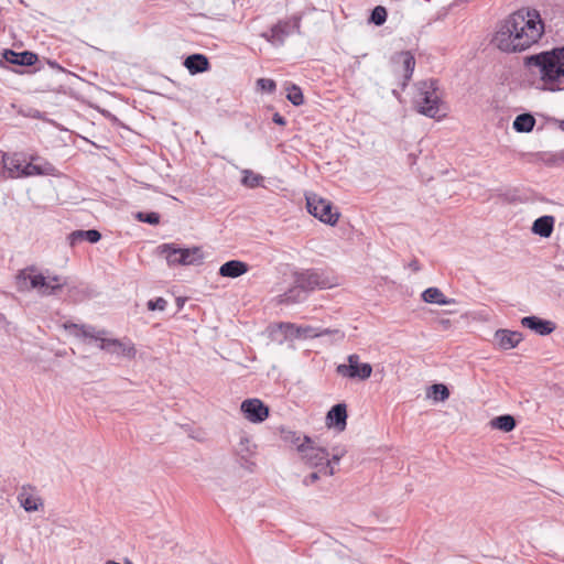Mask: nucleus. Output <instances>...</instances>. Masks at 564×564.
Segmentation results:
<instances>
[{
    "instance_id": "aec40b11",
    "label": "nucleus",
    "mask_w": 564,
    "mask_h": 564,
    "mask_svg": "<svg viewBox=\"0 0 564 564\" xmlns=\"http://www.w3.org/2000/svg\"><path fill=\"white\" fill-rule=\"evenodd\" d=\"M555 218L550 215L542 216L534 220L532 231L540 237L547 238L552 235Z\"/></svg>"
},
{
    "instance_id": "58836bf2",
    "label": "nucleus",
    "mask_w": 564,
    "mask_h": 564,
    "mask_svg": "<svg viewBox=\"0 0 564 564\" xmlns=\"http://www.w3.org/2000/svg\"><path fill=\"white\" fill-rule=\"evenodd\" d=\"M273 122L279 124V126H284L285 124V119L280 113H274Z\"/></svg>"
},
{
    "instance_id": "7c9ffc66",
    "label": "nucleus",
    "mask_w": 564,
    "mask_h": 564,
    "mask_svg": "<svg viewBox=\"0 0 564 564\" xmlns=\"http://www.w3.org/2000/svg\"><path fill=\"white\" fill-rule=\"evenodd\" d=\"M286 91L288 100H290L294 106H300L304 102V96L299 86L290 85L286 87Z\"/></svg>"
},
{
    "instance_id": "f3484780",
    "label": "nucleus",
    "mask_w": 564,
    "mask_h": 564,
    "mask_svg": "<svg viewBox=\"0 0 564 564\" xmlns=\"http://www.w3.org/2000/svg\"><path fill=\"white\" fill-rule=\"evenodd\" d=\"M248 264L239 260H230L219 268V274L225 278H238L248 272Z\"/></svg>"
},
{
    "instance_id": "72a5a7b5",
    "label": "nucleus",
    "mask_w": 564,
    "mask_h": 564,
    "mask_svg": "<svg viewBox=\"0 0 564 564\" xmlns=\"http://www.w3.org/2000/svg\"><path fill=\"white\" fill-rule=\"evenodd\" d=\"M257 87L261 91L273 93L276 88L275 82L270 78H259L257 80Z\"/></svg>"
},
{
    "instance_id": "c756f323",
    "label": "nucleus",
    "mask_w": 564,
    "mask_h": 564,
    "mask_svg": "<svg viewBox=\"0 0 564 564\" xmlns=\"http://www.w3.org/2000/svg\"><path fill=\"white\" fill-rule=\"evenodd\" d=\"M427 397L433 398L435 401H445L449 397V391L446 386L436 383L430 388Z\"/></svg>"
},
{
    "instance_id": "a211bd4d",
    "label": "nucleus",
    "mask_w": 564,
    "mask_h": 564,
    "mask_svg": "<svg viewBox=\"0 0 564 564\" xmlns=\"http://www.w3.org/2000/svg\"><path fill=\"white\" fill-rule=\"evenodd\" d=\"M3 57L6 58L7 62L21 66H31L37 59L36 55L31 52L25 51L17 53L11 50L6 51Z\"/></svg>"
},
{
    "instance_id": "4be33fe9",
    "label": "nucleus",
    "mask_w": 564,
    "mask_h": 564,
    "mask_svg": "<svg viewBox=\"0 0 564 564\" xmlns=\"http://www.w3.org/2000/svg\"><path fill=\"white\" fill-rule=\"evenodd\" d=\"M203 259L204 253L199 247L183 248L178 263L182 265H194L202 263Z\"/></svg>"
},
{
    "instance_id": "f257e3e1",
    "label": "nucleus",
    "mask_w": 564,
    "mask_h": 564,
    "mask_svg": "<svg viewBox=\"0 0 564 564\" xmlns=\"http://www.w3.org/2000/svg\"><path fill=\"white\" fill-rule=\"evenodd\" d=\"M544 34V22L533 8H522L511 13L494 36L495 45L502 52H523L536 44Z\"/></svg>"
},
{
    "instance_id": "2eb2a0df",
    "label": "nucleus",
    "mask_w": 564,
    "mask_h": 564,
    "mask_svg": "<svg viewBox=\"0 0 564 564\" xmlns=\"http://www.w3.org/2000/svg\"><path fill=\"white\" fill-rule=\"evenodd\" d=\"M523 339L520 332L509 329H498L495 333L496 344L500 349L509 350L517 347Z\"/></svg>"
},
{
    "instance_id": "9d476101",
    "label": "nucleus",
    "mask_w": 564,
    "mask_h": 564,
    "mask_svg": "<svg viewBox=\"0 0 564 564\" xmlns=\"http://www.w3.org/2000/svg\"><path fill=\"white\" fill-rule=\"evenodd\" d=\"M300 28V18L292 17L288 20L280 21L272 26L270 34L264 33L262 36L273 45H282L288 36L299 33Z\"/></svg>"
},
{
    "instance_id": "6ab92c4d",
    "label": "nucleus",
    "mask_w": 564,
    "mask_h": 564,
    "mask_svg": "<svg viewBox=\"0 0 564 564\" xmlns=\"http://www.w3.org/2000/svg\"><path fill=\"white\" fill-rule=\"evenodd\" d=\"M394 61L401 64V73L404 82H409L413 75L415 67V58L410 52H401L397 54Z\"/></svg>"
},
{
    "instance_id": "412c9836",
    "label": "nucleus",
    "mask_w": 564,
    "mask_h": 564,
    "mask_svg": "<svg viewBox=\"0 0 564 564\" xmlns=\"http://www.w3.org/2000/svg\"><path fill=\"white\" fill-rule=\"evenodd\" d=\"M184 66L188 69L191 74H197L206 72L209 67V62L207 57L203 54H193L186 57L184 62Z\"/></svg>"
},
{
    "instance_id": "2f4dec72",
    "label": "nucleus",
    "mask_w": 564,
    "mask_h": 564,
    "mask_svg": "<svg viewBox=\"0 0 564 564\" xmlns=\"http://www.w3.org/2000/svg\"><path fill=\"white\" fill-rule=\"evenodd\" d=\"M305 296H306L305 292H292V288H291L288 292L280 295L279 302L285 303V304L297 303V302L303 301L305 299Z\"/></svg>"
},
{
    "instance_id": "dca6fc26",
    "label": "nucleus",
    "mask_w": 564,
    "mask_h": 564,
    "mask_svg": "<svg viewBox=\"0 0 564 564\" xmlns=\"http://www.w3.org/2000/svg\"><path fill=\"white\" fill-rule=\"evenodd\" d=\"M521 325L542 336L549 335L555 329V325L552 322L536 316L523 317L521 319Z\"/></svg>"
},
{
    "instance_id": "423d86ee",
    "label": "nucleus",
    "mask_w": 564,
    "mask_h": 564,
    "mask_svg": "<svg viewBox=\"0 0 564 564\" xmlns=\"http://www.w3.org/2000/svg\"><path fill=\"white\" fill-rule=\"evenodd\" d=\"M21 290H35L40 295H50L59 290L64 282L56 275H44L34 269L22 270L18 275Z\"/></svg>"
},
{
    "instance_id": "393cba45",
    "label": "nucleus",
    "mask_w": 564,
    "mask_h": 564,
    "mask_svg": "<svg viewBox=\"0 0 564 564\" xmlns=\"http://www.w3.org/2000/svg\"><path fill=\"white\" fill-rule=\"evenodd\" d=\"M53 171L54 167L50 163L36 164L30 162L24 164L22 169V176L50 175Z\"/></svg>"
},
{
    "instance_id": "4468645a",
    "label": "nucleus",
    "mask_w": 564,
    "mask_h": 564,
    "mask_svg": "<svg viewBox=\"0 0 564 564\" xmlns=\"http://www.w3.org/2000/svg\"><path fill=\"white\" fill-rule=\"evenodd\" d=\"M326 425L343 432L347 425V406L345 403L334 405L326 415Z\"/></svg>"
},
{
    "instance_id": "5701e85b",
    "label": "nucleus",
    "mask_w": 564,
    "mask_h": 564,
    "mask_svg": "<svg viewBox=\"0 0 564 564\" xmlns=\"http://www.w3.org/2000/svg\"><path fill=\"white\" fill-rule=\"evenodd\" d=\"M422 299L426 303L438 305H451L454 303V300L447 299L438 288H427L422 293Z\"/></svg>"
},
{
    "instance_id": "4c0bfd02",
    "label": "nucleus",
    "mask_w": 564,
    "mask_h": 564,
    "mask_svg": "<svg viewBox=\"0 0 564 564\" xmlns=\"http://www.w3.org/2000/svg\"><path fill=\"white\" fill-rule=\"evenodd\" d=\"M68 239H69V242L70 245H76L83 240H85V230H76V231H73L69 236H68Z\"/></svg>"
},
{
    "instance_id": "1a4fd4ad",
    "label": "nucleus",
    "mask_w": 564,
    "mask_h": 564,
    "mask_svg": "<svg viewBox=\"0 0 564 564\" xmlns=\"http://www.w3.org/2000/svg\"><path fill=\"white\" fill-rule=\"evenodd\" d=\"M346 364L336 367V372L347 379H358L365 381L372 375V366L369 362H362L360 356L350 354L346 358Z\"/></svg>"
},
{
    "instance_id": "c9c22d12",
    "label": "nucleus",
    "mask_w": 564,
    "mask_h": 564,
    "mask_svg": "<svg viewBox=\"0 0 564 564\" xmlns=\"http://www.w3.org/2000/svg\"><path fill=\"white\" fill-rule=\"evenodd\" d=\"M167 302L163 297H158L148 302V308L150 311H164Z\"/></svg>"
},
{
    "instance_id": "f03ea898",
    "label": "nucleus",
    "mask_w": 564,
    "mask_h": 564,
    "mask_svg": "<svg viewBox=\"0 0 564 564\" xmlns=\"http://www.w3.org/2000/svg\"><path fill=\"white\" fill-rule=\"evenodd\" d=\"M284 440L295 446L302 464L314 469V471L304 477L303 484L305 486L314 485L322 477L335 475L336 466L347 453L346 447L341 445L332 447V453H329L316 440L292 431L285 433Z\"/></svg>"
},
{
    "instance_id": "c85d7f7f",
    "label": "nucleus",
    "mask_w": 564,
    "mask_h": 564,
    "mask_svg": "<svg viewBox=\"0 0 564 564\" xmlns=\"http://www.w3.org/2000/svg\"><path fill=\"white\" fill-rule=\"evenodd\" d=\"M491 426L503 432H510L516 426V421L511 415H500L491 421Z\"/></svg>"
},
{
    "instance_id": "6e6552de",
    "label": "nucleus",
    "mask_w": 564,
    "mask_h": 564,
    "mask_svg": "<svg viewBox=\"0 0 564 564\" xmlns=\"http://www.w3.org/2000/svg\"><path fill=\"white\" fill-rule=\"evenodd\" d=\"M279 328L288 339H307L326 335H335L338 339L344 338V333L338 329L315 328L307 325H296L292 323H281Z\"/></svg>"
},
{
    "instance_id": "f704fd0d",
    "label": "nucleus",
    "mask_w": 564,
    "mask_h": 564,
    "mask_svg": "<svg viewBox=\"0 0 564 564\" xmlns=\"http://www.w3.org/2000/svg\"><path fill=\"white\" fill-rule=\"evenodd\" d=\"M138 218L139 220L148 223L150 225H158L160 223V215L158 213H139Z\"/></svg>"
},
{
    "instance_id": "20e7f679",
    "label": "nucleus",
    "mask_w": 564,
    "mask_h": 564,
    "mask_svg": "<svg viewBox=\"0 0 564 564\" xmlns=\"http://www.w3.org/2000/svg\"><path fill=\"white\" fill-rule=\"evenodd\" d=\"M529 63L539 68L545 83L564 88V47L531 56Z\"/></svg>"
},
{
    "instance_id": "7ed1b4c3",
    "label": "nucleus",
    "mask_w": 564,
    "mask_h": 564,
    "mask_svg": "<svg viewBox=\"0 0 564 564\" xmlns=\"http://www.w3.org/2000/svg\"><path fill=\"white\" fill-rule=\"evenodd\" d=\"M65 329L69 335L78 338H91L99 341L100 349L116 355L118 357L133 359L137 356V348L131 339L124 337L122 339L107 338L104 330L96 332L89 326H79L76 324H65Z\"/></svg>"
},
{
    "instance_id": "39448f33",
    "label": "nucleus",
    "mask_w": 564,
    "mask_h": 564,
    "mask_svg": "<svg viewBox=\"0 0 564 564\" xmlns=\"http://www.w3.org/2000/svg\"><path fill=\"white\" fill-rule=\"evenodd\" d=\"M416 110L429 118L441 119L446 115L442 93L435 80L421 82L414 97Z\"/></svg>"
},
{
    "instance_id": "e433bc0d",
    "label": "nucleus",
    "mask_w": 564,
    "mask_h": 564,
    "mask_svg": "<svg viewBox=\"0 0 564 564\" xmlns=\"http://www.w3.org/2000/svg\"><path fill=\"white\" fill-rule=\"evenodd\" d=\"M100 238H101V235L98 230H95V229L85 230V240H87L91 243H96L100 240Z\"/></svg>"
},
{
    "instance_id": "cd10ccee",
    "label": "nucleus",
    "mask_w": 564,
    "mask_h": 564,
    "mask_svg": "<svg viewBox=\"0 0 564 564\" xmlns=\"http://www.w3.org/2000/svg\"><path fill=\"white\" fill-rule=\"evenodd\" d=\"M242 178L241 183L246 187L254 188L262 185L263 176L260 174L254 173L251 170H242Z\"/></svg>"
},
{
    "instance_id": "a878e982",
    "label": "nucleus",
    "mask_w": 564,
    "mask_h": 564,
    "mask_svg": "<svg viewBox=\"0 0 564 564\" xmlns=\"http://www.w3.org/2000/svg\"><path fill=\"white\" fill-rule=\"evenodd\" d=\"M183 248H176L173 243H164L158 247L160 254L164 256L169 265L180 264V256Z\"/></svg>"
},
{
    "instance_id": "473e14b6",
    "label": "nucleus",
    "mask_w": 564,
    "mask_h": 564,
    "mask_svg": "<svg viewBox=\"0 0 564 564\" xmlns=\"http://www.w3.org/2000/svg\"><path fill=\"white\" fill-rule=\"evenodd\" d=\"M387 10L382 6H377L370 15V22H372L376 25H382L387 20Z\"/></svg>"
},
{
    "instance_id": "bb28decb",
    "label": "nucleus",
    "mask_w": 564,
    "mask_h": 564,
    "mask_svg": "<svg viewBox=\"0 0 564 564\" xmlns=\"http://www.w3.org/2000/svg\"><path fill=\"white\" fill-rule=\"evenodd\" d=\"M534 124L535 119L532 115L522 113L516 117L512 127L517 132H531Z\"/></svg>"
},
{
    "instance_id": "f8f14e48",
    "label": "nucleus",
    "mask_w": 564,
    "mask_h": 564,
    "mask_svg": "<svg viewBox=\"0 0 564 564\" xmlns=\"http://www.w3.org/2000/svg\"><path fill=\"white\" fill-rule=\"evenodd\" d=\"M327 286L326 281L322 275L314 271H304L295 275L294 285L292 292H305L307 293L315 288L324 289Z\"/></svg>"
},
{
    "instance_id": "ddd939ff",
    "label": "nucleus",
    "mask_w": 564,
    "mask_h": 564,
    "mask_svg": "<svg viewBox=\"0 0 564 564\" xmlns=\"http://www.w3.org/2000/svg\"><path fill=\"white\" fill-rule=\"evenodd\" d=\"M20 506L26 511V512H34L43 508L44 503L40 495L37 494L36 488L24 485L19 490L18 497H17Z\"/></svg>"
},
{
    "instance_id": "9b49d317",
    "label": "nucleus",
    "mask_w": 564,
    "mask_h": 564,
    "mask_svg": "<svg viewBox=\"0 0 564 564\" xmlns=\"http://www.w3.org/2000/svg\"><path fill=\"white\" fill-rule=\"evenodd\" d=\"M240 410L245 419L251 423H262L269 416V408L257 398L245 400Z\"/></svg>"
},
{
    "instance_id": "b1692460",
    "label": "nucleus",
    "mask_w": 564,
    "mask_h": 564,
    "mask_svg": "<svg viewBox=\"0 0 564 564\" xmlns=\"http://www.w3.org/2000/svg\"><path fill=\"white\" fill-rule=\"evenodd\" d=\"M1 165L8 170L10 176H22V169L24 165L17 155H2Z\"/></svg>"
},
{
    "instance_id": "0eeeda50",
    "label": "nucleus",
    "mask_w": 564,
    "mask_h": 564,
    "mask_svg": "<svg viewBox=\"0 0 564 564\" xmlns=\"http://www.w3.org/2000/svg\"><path fill=\"white\" fill-rule=\"evenodd\" d=\"M306 207L311 215L319 219L322 223L334 226L339 219V212L333 206L332 202L321 197L315 193L305 195Z\"/></svg>"
}]
</instances>
